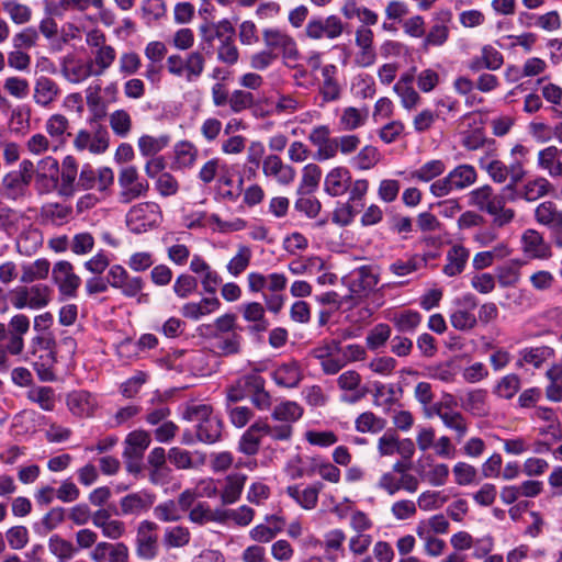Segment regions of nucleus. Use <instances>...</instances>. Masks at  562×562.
<instances>
[{
  "label": "nucleus",
  "mask_w": 562,
  "mask_h": 562,
  "mask_svg": "<svg viewBox=\"0 0 562 562\" xmlns=\"http://www.w3.org/2000/svg\"><path fill=\"white\" fill-rule=\"evenodd\" d=\"M479 167L484 170L495 183H509L503 188L504 192L514 193L516 186L525 178L526 170H521L520 164L506 165L499 159L495 147H488L477 159Z\"/></svg>",
  "instance_id": "f03ea898"
},
{
  "label": "nucleus",
  "mask_w": 562,
  "mask_h": 562,
  "mask_svg": "<svg viewBox=\"0 0 562 562\" xmlns=\"http://www.w3.org/2000/svg\"><path fill=\"white\" fill-rule=\"evenodd\" d=\"M552 190L553 187L547 178L538 177L522 186L520 195L526 201L533 202L548 195Z\"/></svg>",
  "instance_id": "c03bdc74"
},
{
  "label": "nucleus",
  "mask_w": 562,
  "mask_h": 562,
  "mask_svg": "<svg viewBox=\"0 0 562 562\" xmlns=\"http://www.w3.org/2000/svg\"><path fill=\"white\" fill-rule=\"evenodd\" d=\"M112 132L119 137H126L132 131V117L126 110L119 109L109 115Z\"/></svg>",
  "instance_id": "680f3d73"
},
{
  "label": "nucleus",
  "mask_w": 562,
  "mask_h": 562,
  "mask_svg": "<svg viewBox=\"0 0 562 562\" xmlns=\"http://www.w3.org/2000/svg\"><path fill=\"white\" fill-rule=\"evenodd\" d=\"M191 532L187 527H169L164 533V544L166 548H183L189 544Z\"/></svg>",
  "instance_id": "69168bd1"
},
{
  "label": "nucleus",
  "mask_w": 562,
  "mask_h": 562,
  "mask_svg": "<svg viewBox=\"0 0 562 562\" xmlns=\"http://www.w3.org/2000/svg\"><path fill=\"white\" fill-rule=\"evenodd\" d=\"M27 398L42 409L50 412L55 407V393L49 386H34L27 392Z\"/></svg>",
  "instance_id": "0e129e2a"
},
{
  "label": "nucleus",
  "mask_w": 562,
  "mask_h": 562,
  "mask_svg": "<svg viewBox=\"0 0 562 562\" xmlns=\"http://www.w3.org/2000/svg\"><path fill=\"white\" fill-rule=\"evenodd\" d=\"M270 525L259 524L250 529L249 537L257 543H268L272 541L283 528V521L279 517H270Z\"/></svg>",
  "instance_id": "79ce46f5"
},
{
  "label": "nucleus",
  "mask_w": 562,
  "mask_h": 562,
  "mask_svg": "<svg viewBox=\"0 0 562 562\" xmlns=\"http://www.w3.org/2000/svg\"><path fill=\"white\" fill-rule=\"evenodd\" d=\"M361 380V375L356 370H347L338 376L337 385L339 389L350 392L349 395L341 397L344 402L356 403L366 395V391L360 390Z\"/></svg>",
  "instance_id": "473e14b6"
},
{
  "label": "nucleus",
  "mask_w": 562,
  "mask_h": 562,
  "mask_svg": "<svg viewBox=\"0 0 562 562\" xmlns=\"http://www.w3.org/2000/svg\"><path fill=\"white\" fill-rule=\"evenodd\" d=\"M158 526L150 520H142L136 530V554L143 560H153L157 557L158 544Z\"/></svg>",
  "instance_id": "dca6fc26"
},
{
  "label": "nucleus",
  "mask_w": 562,
  "mask_h": 562,
  "mask_svg": "<svg viewBox=\"0 0 562 562\" xmlns=\"http://www.w3.org/2000/svg\"><path fill=\"white\" fill-rule=\"evenodd\" d=\"M521 249L531 259L546 260L552 257L551 245L537 229H526L521 235Z\"/></svg>",
  "instance_id": "4be33fe9"
},
{
  "label": "nucleus",
  "mask_w": 562,
  "mask_h": 562,
  "mask_svg": "<svg viewBox=\"0 0 562 562\" xmlns=\"http://www.w3.org/2000/svg\"><path fill=\"white\" fill-rule=\"evenodd\" d=\"M221 302L217 297H203L200 302L186 303L181 313L186 318L198 321L203 316L210 315L217 311Z\"/></svg>",
  "instance_id": "4c0bfd02"
},
{
  "label": "nucleus",
  "mask_w": 562,
  "mask_h": 562,
  "mask_svg": "<svg viewBox=\"0 0 562 562\" xmlns=\"http://www.w3.org/2000/svg\"><path fill=\"white\" fill-rule=\"evenodd\" d=\"M30 182L16 176L12 171L2 179L3 194L10 200H19L29 194Z\"/></svg>",
  "instance_id": "a18cd8bd"
},
{
  "label": "nucleus",
  "mask_w": 562,
  "mask_h": 562,
  "mask_svg": "<svg viewBox=\"0 0 562 562\" xmlns=\"http://www.w3.org/2000/svg\"><path fill=\"white\" fill-rule=\"evenodd\" d=\"M110 143V135L105 126L97 124L91 131L79 130L74 138V146L77 150H89L92 154L104 153Z\"/></svg>",
  "instance_id": "4468645a"
},
{
  "label": "nucleus",
  "mask_w": 562,
  "mask_h": 562,
  "mask_svg": "<svg viewBox=\"0 0 562 562\" xmlns=\"http://www.w3.org/2000/svg\"><path fill=\"white\" fill-rule=\"evenodd\" d=\"M262 175L280 186H289L294 181L296 171L291 165L285 164L280 156L270 154L262 159Z\"/></svg>",
  "instance_id": "aec40b11"
},
{
  "label": "nucleus",
  "mask_w": 562,
  "mask_h": 562,
  "mask_svg": "<svg viewBox=\"0 0 562 562\" xmlns=\"http://www.w3.org/2000/svg\"><path fill=\"white\" fill-rule=\"evenodd\" d=\"M533 215L538 224L550 229L555 246L562 248V209L553 201H543Z\"/></svg>",
  "instance_id": "f8f14e48"
},
{
  "label": "nucleus",
  "mask_w": 562,
  "mask_h": 562,
  "mask_svg": "<svg viewBox=\"0 0 562 562\" xmlns=\"http://www.w3.org/2000/svg\"><path fill=\"white\" fill-rule=\"evenodd\" d=\"M376 486L390 496L395 495L400 491L413 494L419 487V479L408 473L404 463L395 462L392 465V470L381 474Z\"/></svg>",
  "instance_id": "423d86ee"
},
{
  "label": "nucleus",
  "mask_w": 562,
  "mask_h": 562,
  "mask_svg": "<svg viewBox=\"0 0 562 562\" xmlns=\"http://www.w3.org/2000/svg\"><path fill=\"white\" fill-rule=\"evenodd\" d=\"M52 279L56 284L59 295L67 299L77 296L81 279L75 273L74 266L67 260L57 261L52 269Z\"/></svg>",
  "instance_id": "ddd939ff"
},
{
  "label": "nucleus",
  "mask_w": 562,
  "mask_h": 562,
  "mask_svg": "<svg viewBox=\"0 0 562 562\" xmlns=\"http://www.w3.org/2000/svg\"><path fill=\"white\" fill-rule=\"evenodd\" d=\"M451 14L447 12L445 14V19L440 22L432 24L429 30L423 36L422 49L424 52H428L431 48L442 47L450 37V27L448 23L450 22Z\"/></svg>",
  "instance_id": "b1692460"
},
{
  "label": "nucleus",
  "mask_w": 562,
  "mask_h": 562,
  "mask_svg": "<svg viewBox=\"0 0 562 562\" xmlns=\"http://www.w3.org/2000/svg\"><path fill=\"white\" fill-rule=\"evenodd\" d=\"M323 488L321 482H315L301 488L299 485H290L286 487V494L303 509L311 510L317 506L318 495Z\"/></svg>",
  "instance_id": "a878e982"
},
{
  "label": "nucleus",
  "mask_w": 562,
  "mask_h": 562,
  "mask_svg": "<svg viewBox=\"0 0 562 562\" xmlns=\"http://www.w3.org/2000/svg\"><path fill=\"white\" fill-rule=\"evenodd\" d=\"M537 164L549 177L562 178V148L551 145L541 149L538 153Z\"/></svg>",
  "instance_id": "cd10ccee"
},
{
  "label": "nucleus",
  "mask_w": 562,
  "mask_h": 562,
  "mask_svg": "<svg viewBox=\"0 0 562 562\" xmlns=\"http://www.w3.org/2000/svg\"><path fill=\"white\" fill-rule=\"evenodd\" d=\"M155 503V495L139 491L130 493L121 498L120 507L123 515H140L147 512Z\"/></svg>",
  "instance_id": "393cba45"
},
{
  "label": "nucleus",
  "mask_w": 562,
  "mask_h": 562,
  "mask_svg": "<svg viewBox=\"0 0 562 562\" xmlns=\"http://www.w3.org/2000/svg\"><path fill=\"white\" fill-rule=\"evenodd\" d=\"M337 67L333 64L322 68L319 93L325 102H333L340 98L341 87L337 80Z\"/></svg>",
  "instance_id": "2f4dec72"
},
{
  "label": "nucleus",
  "mask_w": 562,
  "mask_h": 562,
  "mask_svg": "<svg viewBox=\"0 0 562 562\" xmlns=\"http://www.w3.org/2000/svg\"><path fill=\"white\" fill-rule=\"evenodd\" d=\"M50 262L45 258L36 259L34 262L22 267L21 282L32 283L37 280H44L48 277Z\"/></svg>",
  "instance_id": "09e8293b"
},
{
  "label": "nucleus",
  "mask_w": 562,
  "mask_h": 562,
  "mask_svg": "<svg viewBox=\"0 0 562 562\" xmlns=\"http://www.w3.org/2000/svg\"><path fill=\"white\" fill-rule=\"evenodd\" d=\"M86 44L91 52L89 61L95 71V77L104 75L116 60L115 47L108 43L105 33L98 27L86 33Z\"/></svg>",
  "instance_id": "7ed1b4c3"
},
{
  "label": "nucleus",
  "mask_w": 562,
  "mask_h": 562,
  "mask_svg": "<svg viewBox=\"0 0 562 562\" xmlns=\"http://www.w3.org/2000/svg\"><path fill=\"white\" fill-rule=\"evenodd\" d=\"M190 270L201 277V284L206 293L214 294L222 279L218 273L199 255H194L190 262Z\"/></svg>",
  "instance_id": "c85d7f7f"
},
{
  "label": "nucleus",
  "mask_w": 562,
  "mask_h": 562,
  "mask_svg": "<svg viewBox=\"0 0 562 562\" xmlns=\"http://www.w3.org/2000/svg\"><path fill=\"white\" fill-rule=\"evenodd\" d=\"M386 426V420L372 412L360 414L355 420V428L361 434H378Z\"/></svg>",
  "instance_id": "603ef678"
},
{
  "label": "nucleus",
  "mask_w": 562,
  "mask_h": 562,
  "mask_svg": "<svg viewBox=\"0 0 562 562\" xmlns=\"http://www.w3.org/2000/svg\"><path fill=\"white\" fill-rule=\"evenodd\" d=\"M269 436L271 439L286 438L284 429H270L267 419H258L241 435L238 450L246 456H255L260 448L261 439Z\"/></svg>",
  "instance_id": "1a4fd4ad"
},
{
  "label": "nucleus",
  "mask_w": 562,
  "mask_h": 562,
  "mask_svg": "<svg viewBox=\"0 0 562 562\" xmlns=\"http://www.w3.org/2000/svg\"><path fill=\"white\" fill-rule=\"evenodd\" d=\"M213 348L218 356L229 357L241 351L243 336L240 333H228L226 335L211 336Z\"/></svg>",
  "instance_id": "f704fd0d"
},
{
  "label": "nucleus",
  "mask_w": 562,
  "mask_h": 562,
  "mask_svg": "<svg viewBox=\"0 0 562 562\" xmlns=\"http://www.w3.org/2000/svg\"><path fill=\"white\" fill-rule=\"evenodd\" d=\"M262 40L269 50L273 53L274 50L280 52L285 67H292L291 63H296L300 59L301 55L297 44L286 32L268 27L262 31Z\"/></svg>",
  "instance_id": "6e6552de"
},
{
  "label": "nucleus",
  "mask_w": 562,
  "mask_h": 562,
  "mask_svg": "<svg viewBox=\"0 0 562 562\" xmlns=\"http://www.w3.org/2000/svg\"><path fill=\"white\" fill-rule=\"evenodd\" d=\"M236 319L235 314L227 313L217 317L212 324L205 325L204 328L209 330L210 337L228 333H240Z\"/></svg>",
  "instance_id": "bf43d9fd"
},
{
  "label": "nucleus",
  "mask_w": 562,
  "mask_h": 562,
  "mask_svg": "<svg viewBox=\"0 0 562 562\" xmlns=\"http://www.w3.org/2000/svg\"><path fill=\"white\" fill-rule=\"evenodd\" d=\"M110 286L119 291L124 297L135 299L142 294L145 282L139 276L131 274L122 265H112L108 270Z\"/></svg>",
  "instance_id": "9d476101"
},
{
  "label": "nucleus",
  "mask_w": 562,
  "mask_h": 562,
  "mask_svg": "<svg viewBox=\"0 0 562 562\" xmlns=\"http://www.w3.org/2000/svg\"><path fill=\"white\" fill-rule=\"evenodd\" d=\"M429 470L423 475V479L431 486H442L449 477V467L445 463H437L431 458H427Z\"/></svg>",
  "instance_id": "774afa93"
},
{
  "label": "nucleus",
  "mask_w": 562,
  "mask_h": 562,
  "mask_svg": "<svg viewBox=\"0 0 562 562\" xmlns=\"http://www.w3.org/2000/svg\"><path fill=\"white\" fill-rule=\"evenodd\" d=\"M86 102L91 114L88 119L90 127H94L97 124H101V121L106 115V106L101 95L98 93V91L88 89L86 94Z\"/></svg>",
  "instance_id": "3c124183"
},
{
  "label": "nucleus",
  "mask_w": 562,
  "mask_h": 562,
  "mask_svg": "<svg viewBox=\"0 0 562 562\" xmlns=\"http://www.w3.org/2000/svg\"><path fill=\"white\" fill-rule=\"evenodd\" d=\"M302 378V369L296 361L282 363L272 373L273 381L283 387L297 386Z\"/></svg>",
  "instance_id": "72a5a7b5"
},
{
  "label": "nucleus",
  "mask_w": 562,
  "mask_h": 562,
  "mask_svg": "<svg viewBox=\"0 0 562 562\" xmlns=\"http://www.w3.org/2000/svg\"><path fill=\"white\" fill-rule=\"evenodd\" d=\"M368 109H358L355 106H347L342 110L339 116L338 125L340 131L352 132L362 127L368 121Z\"/></svg>",
  "instance_id": "ea45409f"
},
{
  "label": "nucleus",
  "mask_w": 562,
  "mask_h": 562,
  "mask_svg": "<svg viewBox=\"0 0 562 562\" xmlns=\"http://www.w3.org/2000/svg\"><path fill=\"white\" fill-rule=\"evenodd\" d=\"M48 550L57 558L58 562H67L77 553V548L69 540L58 535H54L49 538Z\"/></svg>",
  "instance_id": "864d4df0"
},
{
  "label": "nucleus",
  "mask_w": 562,
  "mask_h": 562,
  "mask_svg": "<svg viewBox=\"0 0 562 562\" xmlns=\"http://www.w3.org/2000/svg\"><path fill=\"white\" fill-rule=\"evenodd\" d=\"M150 445V436L145 430H134L125 439L123 457L126 459H140Z\"/></svg>",
  "instance_id": "e433bc0d"
},
{
  "label": "nucleus",
  "mask_w": 562,
  "mask_h": 562,
  "mask_svg": "<svg viewBox=\"0 0 562 562\" xmlns=\"http://www.w3.org/2000/svg\"><path fill=\"white\" fill-rule=\"evenodd\" d=\"M469 250L461 246L454 245L447 252V263L443 267L445 274L449 277H456L460 274L468 262Z\"/></svg>",
  "instance_id": "37998d69"
},
{
  "label": "nucleus",
  "mask_w": 562,
  "mask_h": 562,
  "mask_svg": "<svg viewBox=\"0 0 562 562\" xmlns=\"http://www.w3.org/2000/svg\"><path fill=\"white\" fill-rule=\"evenodd\" d=\"M312 355L319 361V366L325 374H337L346 367V358L341 356V346L339 341L333 340L330 344L313 349Z\"/></svg>",
  "instance_id": "6ab92c4d"
},
{
  "label": "nucleus",
  "mask_w": 562,
  "mask_h": 562,
  "mask_svg": "<svg viewBox=\"0 0 562 562\" xmlns=\"http://www.w3.org/2000/svg\"><path fill=\"white\" fill-rule=\"evenodd\" d=\"M515 199L514 193L504 192L503 189L496 193L490 184L479 187L469 193V204L492 215L493 222L497 226L507 225L514 220L515 211L506 207L505 204Z\"/></svg>",
  "instance_id": "f257e3e1"
},
{
  "label": "nucleus",
  "mask_w": 562,
  "mask_h": 562,
  "mask_svg": "<svg viewBox=\"0 0 562 562\" xmlns=\"http://www.w3.org/2000/svg\"><path fill=\"white\" fill-rule=\"evenodd\" d=\"M199 30L202 41L209 45H212L214 40H217L221 44L235 37V27L227 19H223L216 23H204Z\"/></svg>",
  "instance_id": "bb28decb"
},
{
  "label": "nucleus",
  "mask_w": 562,
  "mask_h": 562,
  "mask_svg": "<svg viewBox=\"0 0 562 562\" xmlns=\"http://www.w3.org/2000/svg\"><path fill=\"white\" fill-rule=\"evenodd\" d=\"M247 476L244 474H232L227 476L225 488L223 490L221 497L224 504L235 503L245 486Z\"/></svg>",
  "instance_id": "13d9d810"
},
{
  "label": "nucleus",
  "mask_w": 562,
  "mask_h": 562,
  "mask_svg": "<svg viewBox=\"0 0 562 562\" xmlns=\"http://www.w3.org/2000/svg\"><path fill=\"white\" fill-rule=\"evenodd\" d=\"M67 406L75 416L89 417L95 411L98 402L89 392L74 391L67 396Z\"/></svg>",
  "instance_id": "c756f323"
},
{
  "label": "nucleus",
  "mask_w": 562,
  "mask_h": 562,
  "mask_svg": "<svg viewBox=\"0 0 562 562\" xmlns=\"http://www.w3.org/2000/svg\"><path fill=\"white\" fill-rule=\"evenodd\" d=\"M520 260H509L496 268L495 278L503 288L514 286L520 280Z\"/></svg>",
  "instance_id": "de8ad7c7"
},
{
  "label": "nucleus",
  "mask_w": 562,
  "mask_h": 562,
  "mask_svg": "<svg viewBox=\"0 0 562 562\" xmlns=\"http://www.w3.org/2000/svg\"><path fill=\"white\" fill-rule=\"evenodd\" d=\"M303 415V408L293 401H284L276 405L271 417L279 422L277 425H270V429H284L286 438H277L279 441H289L293 436V424Z\"/></svg>",
  "instance_id": "2eb2a0df"
},
{
  "label": "nucleus",
  "mask_w": 562,
  "mask_h": 562,
  "mask_svg": "<svg viewBox=\"0 0 562 562\" xmlns=\"http://www.w3.org/2000/svg\"><path fill=\"white\" fill-rule=\"evenodd\" d=\"M31 310H40L47 306L52 301L53 290L43 283L26 286Z\"/></svg>",
  "instance_id": "4d7b16f0"
},
{
  "label": "nucleus",
  "mask_w": 562,
  "mask_h": 562,
  "mask_svg": "<svg viewBox=\"0 0 562 562\" xmlns=\"http://www.w3.org/2000/svg\"><path fill=\"white\" fill-rule=\"evenodd\" d=\"M380 150L372 145L362 147L351 159V165L359 170H370L381 160Z\"/></svg>",
  "instance_id": "8fccbe9b"
},
{
  "label": "nucleus",
  "mask_w": 562,
  "mask_h": 562,
  "mask_svg": "<svg viewBox=\"0 0 562 562\" xmlns=\"http://www.w3.org/2000/svg\"><path fill=\"white\" fill-rule=\"evenodd\" d=\"M346 540V535L341 529H333L325 535L324 539V550L325 554L323 557H333L335 562H337L338 553L344 555V542Z\"/></svg>",
  "instance_id": "052dcab7"
},
{
  "label": "nucleus",
  "mask_w": 562,
  "mask_h": 562,
  "mask_svg": "<svg viewBox=\"0 0 562 562\" xmlns=\"http://www.w3.org/2000/svg\"><path fill=\"white\" fill-rule=\"evenodd\" d=\"M61 94L60 86L48 76H40L34 80L32 100L42 109H50Z\"/></svg>",
  "instance_id": "412c9836"
},
{
  "label": "nucleus",
  "mask_w": 562,
  "mask_h": 562,
  "mask_svg": "<svg viewBox=\"0 0 562 562\" xmlns=\"http://www.w3.org/2000/svg\"><path fill=\"white\" fill-rule=\"evenodd\" d=\"M477 180L476 169L469 164H462L454 167L443 178L434 181L430 187V193L436 198H442L452 191H462L473 186Z\"/></svg>",
  "instance_id": "20e7f679"
},
{
  "label": "nucleus",
  "mask_w": 562,
  "mask_h": 562,
  "mask_svg": "<svg viewBox=\"0 0 562 562\" xmlns=\"http://www.w3.org/2000/svg\"><path fill=\"white\" fill-rule=\"evenodd\" d=\"M251 257V249L246 245H239L236 254L226 265L228 273L233 277L240 276L249 267Z\"/></svg>",
  "instance_id": "6e6d98bb"
},
{
  "label": "nucleus",
  "mask_w": 562,
  "mask_h": 562,
  "mask_svg": "<svg viewBox=\"0 0 562 562\" xmlns=\"http://www.w3.org/2000/svg\"><path fill=\"white\" fill-rule=\"evenodd\" d=\"M345 24L337 15L313 18L305 26V35L314 41L322 38L336 40L344 33Z\"/></svg>",
  "instance_id": "f3484780"
},
{
  "label": "nucleus",
  "mask_w": 562,
  "mask_h": 562,
  "mask_svg": "<svg viewBox=\"0 0 562 562\" xmlns=\"http://www.w3.org/2000/svg\"><path fill=\"white\" fill-rule=\"evenodd\" d=\"M187 416L196 423V438L204 443H214L222 437V420L213 414L210 405L200 404L188 408Z\"/></svg>",
  "instance_id": "39448f33"
},
{
  "label": "nucleus",
  "mask_w": 562,
  "mask_h": 562,
  "mask_svg": "<svg viewBox=\"0 0 562 562\" xmlns=\"http://www.w3.org/2000/svg\"><path fill=\"white\" fill-rule=\"evenodd\" d=\"M460 400L462 407L475 416H485L490 412L485 390L469 391Z\"/></svg>",
  "instance_id": "58836bf2"
},
{
  "label": "nucleus",
  "mask_w": 562,
  "mask_h": 562,
  "mask_svg": "<svg viewBox=\"0 0 562 562\" xmlns=\"http://www.w3.org/2000/svg\"><path fill=\"white\" fill-rule=\"evenodd\" d=\"M446 171V164L441 159H431L409 173V178L419 182H429Z\"/></svg>",
  "instance_id": "49530a36"
},
{
  "label": "nucleus",
  "mask_w": 562,
  "mask_h": 562,
  "mask_svg": "<svg viewBox=\"0 0 562 562\" xmlns=\"http://www.w3.org/2000/svg\"><path fill=\"white\" fill-rule=\"evenodd\" d=\"M117 183L120 187L119 200L123 204L145 196L149 190L148 182L139 177L134 166H127L120 170Z\"/></svg>",
  "instance_id": "9b49d317"
},
{
  "label": "nucleus",
  "mask_w": 562,
  "mask_h": 562,
  "mask_svg": "<svg viewBox=\"0 0 562 562\" xmlns=\"http://www.w3.org/2000/svg\"><path fill=\"white\" fill-rule=\"evenodd\" d=\"M351 182L350 171L346 167H335L325 177L324 189L331 196L347 192Z\"/></svg>",
  "instance_id": "7c9ffc66"
},
{
  "label": "nucleus",
  "mask_w": 562,
  "mask_h": 562,
  "mask_svg": "<svg viewBox=\"0 0 562 562\" xmlns=\"http://www.w3.org/2000/svg\"><path fill=\"white\" fill-rule=\"evenodd\" d=\"M378 284V274L370 266H362L353 271L349 283L352 299L367 296Z\"/></svg>",
  "instance_id": "5701e85b"
},
{
  "label": "nucleus",
  "mask_w": 562,
  "mask_h": 562,
  "mask_svg": "<svg viewBox=\"0 0 562 562\" xmlns=\"http://www.w3.org/2000/svg\"><path fill=\"white\" fill-rule=\"evenodd\" d=\"M161 217V210L157 203L142 202L130 209L126 224L131 232L142 234L158 226Z\"/></svg>",
  "instance_id": "0eeeda50"
},
{
  "label": "nucleus",
  "mask_w": 562,
  "mask_h": 562,
  "mask_svg": "<svg viewBox=\"0 0 562 562\" xmlns=\"http://www.w3.org/2000/svg\"><path fill=\"white\" fill-rule=\"evenodd\" d=\"M1 8L15 25H25L32 21L33 10L26 3L19 0H3Z\"/></svg>",
  "instance_id": "a19ab883"
},
{
  "label": "nucleus",
  "mask_w": 562,
  "mask_h": 562,
  "mask_svg": "<svg viewBox=\"0 0 562 562\" xmlns=\"http://www.w3.org/2000/svg\"><path fill=\"white\" fill-rule=\"evenodd\" d=\"M70 122L66 115L61 113H54L49 115L45 122V131L52 142L61 145L66 143L70 133L68 132Z\"/></svg>",
  "instance_id": "c9c22d12"
},
{
  "label": "nucleus",
  "mask_w": 562,
  "mask_h": 562,
  "mask_svg": "<svg viewBox=\"0 0 562 562\" xmlns=\"http://www.w3.org/2000/svg\"><path fill=\"white\" fill-rule=\"evenodd\" d=\"M60 75L69 83L79 85L90 77H95L89 60L75 54H67L60 60Z\"/></svg>",
  "instance_id": "a211bd4d"
},
{
  "label": "nucleus",
  "mask_w": 562,
  "mask_h": 562,
  "mask_svg": "<svg viewBox=\"0 0 562 562\" xmlns=\"http://www.w3.org/2000/svg\"><path fill=\"white\" fill-rule=\"evenodd\" d=\"M426 259L419 255H414L407 259H398L390 266V271L397 277L408 276L425 267Z\"/></svg>",
  "instance_id": "338daca9"
},
{
  "label": "nucleus",
  "mask_w": 562,
  "mask_h": 562,
  "mask_svg": "<svg viewBox=\"0 0 562 562\" xmlns=\"http://www.w3.org/2000/svg\"><path fill=\"white\" fill-rule=\"evenodd\" d=\"M243 317L245 321L255 323L252 329L256 331H265L269 327L268 321L265 318V307L261 303L250 302L243 306Z\"/></svg>",
  "instance_id": "5fc2aeb1"
},
{
  "label": "nucleus",
  "mask_w": 562,
  "mask_h": 562,
  "mask_svg": "<svg viewBox=\"0 0 562 562\" xmlns=\"http://www.w3.org/2000/svg\"><path fill=\"white\" fill-rule=\"evenodd\" d=\"M168 135H143L138 138V149L143 156H154L169 144Z\"/></svg>",
  "instance_id": "e2e57ef3"
}]
</instances>
